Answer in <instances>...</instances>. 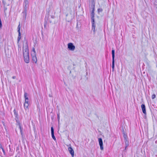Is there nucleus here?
<instances>
[{
	"mask_svg": "<svg viewBox=\"0 0 157 157\" xmlns=\"http://www.w3.org/2000/svg\"><path fill=\"white\" fill-rule=\"evenodd\" d=\"M23 53L25 62L26 63H28L29 61V58L28 47L26 42L23 45Z\"/></svg>",
	"mask_w": 157,
	"mask_h": 157,
	"instance_id": "nucleus-1",
	"label": "nucleus"
},
{
	"mask_svg": "<svg viewBox=\"0 0 157 157\" xmlns=\"http://www.w3.org/2000/svg\"><path fill=\"white\" fill-rule=\"evenodd\" d=\"M94 8H93L91 12V20L92 25V31H93L94 33L95 31V25L94 24Z\"/></svg>",
	"mask_w": 157,
	"mask_h": 157,
	"instance_id": "nucleus-2",
	"label": "nucleus"
},
{
	"mask_svg": "<svg viewBox=\"0 0 157 157\" xmlns=\"http://www.w3.org/2000/svg\"><path fill=\"white\" fill-rule=\"evenodd\" d=\"M27 94L26 93H24V97L25 98V102L24 104V107L25 110H29V101L28 98L27 97Z\"/></svg>",
	"mask_w": 157,
	"mask_h": 157,
	"instance_id": "nucleus-3",
	"label": "nucleus"
},
{
	"mask_svg": "<svg viewBox=\"0 0 157 157\" xmlns=\"http://www.w3.org/2000/svg\"><path fill=\"white\" fill-rule=\"evenodd\" d=\"M29 1L28 0H24L23 6L24 10L23 13L25 14V16L26 15V13L29 7Z\"/></svg>",
	"mask_w": 157,
	"mask_h": 157,
	"instance_id": "nucleus-4",
	"label": "nucleus"
},
{
	"mask_svg": "<svg viewBox=\"0 0 157 157\" xmlns=\"http://www.w3.org/2000/svg\"><path fill=\"white\" fill-rule=\"evenodd\" d=\"M68 48L71 51H74L75 50V47L71 43H69L67 44Z\"/></svg>",
	"mask_w": 157,
	"mask_h": 157,
	"instance_id": "nucleus-5",
	"label": "nucleus"
},
{
	"mask_svg": "<svg viewBox=\"0 0 157 157\" xmlns=\"http://www.w3.org/2000/svg\"><path fill=\"white\" fill-rule=\"evenodd\" d=\"M112 68L113 70V71L114 67V57H115V50L114 49L112 50Z\"/></svg>",
	"mask_w": 157,
	"mask_h": 157,
	"instance_id": "nucleus-6",
	"label": "nucleus"
},
{
	"mask_svg": "<svg viewBox=\"0 0 157 157\" xmlns=\"http://www.w3.org/2000/svg\"><path fill=\"white\" fill-rule=\"evenodd\" d=\"M100 148L101 150H103L104 149L103 146V142L102 139L101 138H99L98 139Z\"/></svg>",
	"mask_w": 157,
	"mask_h": 157,
	"instance_id": "nucleus-7",
	"label": "nucleus"
},
{
	"mask_svg": "<svg viewBox=\"0 0 157 157\" xmlns=\"http://www.w3.org/2000/svg\"><path fill=\"white\" fill-rule=\"evenodd\" d=\"M68 150L72 157H74V151L72 148L71 147H69L68 148Z\"/></svg>",
	"mask_w": 157,
	"mask_h": 157,
	"instance_id": "nucleus-8",
	"label": "nucleus"
},
{
	"mask_svg": "<svg viewBox=\"0 0 157 157\" xmlns=\"http://www.w3.org/2000/svg\"><path fill=\"white\" fill-rule=\"evenodd\" d=\"M32 56V60L33 62L36 63L37 61V59L36 58V54H31Z\"/></svg>",
	"mask_w": 157,
	"mask_h": 157,
	"instance_id": "nucleus-9",
	"label": "nucleus"
},
{
	"mask_svg": "<svg viewBox=\"0 0 157 157\" xmlns=\"http://www.w3.org/2000/svg\"><path fill=\"white\" fill-rule=\"evenodd\" d=\"M51 132L52 137L55 141H56V139L54 135V130L53 127H51Z\"/></svg>",
	"mask_w": 157,
	"mask_h": 157,
	"instance_id": "nucleus-10",
	"label": "nucleus"
},
{
	"mask_svg": "<svg viewBox=\"0 0 157 157\" xmlns=\"http://www.w3.org/2000/svg\"><path fill=\"white\" fill-rule=\"evenodd\" d=\"M17 29H18V37L17 38V39H20L21 38V33L20 32V24H19V25L18 26Z\"/></svg>",
	"mask_w": 157,
	"mask_h": 157,
	"instance_id": "nucleus-11",
	"label": "nucleus"
},
{
	"mask_svg": "<svg viewBox=\"0 0 157 157\" xmlns=\"http://www.w3.org/2000/svg\"><path fill=\"white\" fill-rule=\"evenodd\" d=\"M142 110L143 113L145 114H146V111L145 109V106L144 104H142L141 106Z\"/></svg>",
	"mask_w": 157,
	"mask_h": 157,
	"instance_id": "nucleus-12",
	"label": "nucleus"
},
{
	"mask_svg": "<svg viewBox=\"0 0 157 157\" xmlns=\"http://www.w3.org/2000/svg\"><path fill=\"white\" fill-rule=\"evenodd\" d=\"M34 53V54H36V53L35 51V48L34 47H33L32 48V51L31 52V54H33Z\"/></svg>",
	"mask_w": 157,
	"mask_h": 157,
	"instance_id": "nucleus-13",
	"label": "nucleus"
},
{
	"mask_svg": "<svg viewBox=\"0 0 157 157\" xmlns=\"http://www.w3.org/2000/svg\"><path fill=\"white\" fill-rule=\"evenodd\" d=\"M123 136L125 142L126 143V142L127 141V136L125 134H124Z\"/></svg>",
	"mask_w": 157,
	"mask_h": 157,
	"instance_id": "nucleus-14",
	"label": "nucleus"
},
{
	"mask_svg": "<svg viewBox=\"0 0 157 157\" xmlns=\"http://www.w3.org/2000/svg\"><path fill=\"white\" fill-rule=\"evenodd\" d=\"M2 2L4 6H5L6 4V1H5V0H2Z\"/></svg>",
	"mask_w": 157,
	"mask_h": 157,
	"instance_id": "nucleus-15",
	"label": "nucleus"
},
{
	"mask_svg": "<svg viewBox=\"0 0 157 157\" xmlns=\"http://www.w3.org/2000/svg\"><path fill=\"white\" fill-rule=\"evenodd\" d=\"M57 119L59 122V113H57Z\"/></svg>",
	"mask_w": 157,
	"mask_h": 157,
	"instance_id": "nucleus-16",
	"label": "nucleus"
},
{
	"mask_svg": "<svg viewBox=\"0 0 157 157\" xmlns=\"http://www.w3.org/2000/svg\"><path fill=\"white\" fill-rule=\"evenodd\" d=\"M98 10V12H101L103 10L101 8H99Z\"/></svg>",
	"mask_w": 157,
	"mask_h": 157,
	"instance_id": "nucleus-17",
	"label": "nucleus"
},
{
	"mask_svg": "<svg viewBox=\"0 0 157 157\" xmlns=\"http://www.w3.org/2000/svg\"><path fill=\"white\" fill-rule=\"evenodd\" d=\"M155 94H153L152 96V99H154L155 98Z\"/></svg>",
	"mask_w": 157,
	"mask_h": 157,
	"instance_id": "nucleus-18",
	"label": "nucleus"
},
{
	"mask_svg": "<svg viewBox=\"0 0 157 157\" xmlns=\"http://www.w3.org/2000/svg\"><path fill=\"white\" fill-rule=\"evenodd\" d=\"M2 27V23L1 20H0V28H1Z\"/></svg>",
	"mask_w": 157,
	"mask_h": 157,
	"instance_id": "nucleus-19",
	"label": "nucleus"
},
{
	"mask_svg": "<svg viewBox=\"0 0 157 157\" xmlns=\"http://www.w3.org/2000/svg\"><path fill=\"white\" fill-rule=\"evenodd\" d=\"M19 128H20V129L21 134H22V130H21V127L20 126H19Z\"/></svg>",
	"mask_w": 157,
	"mask_h": 157,
	"instance_id": "nucleus-20",
	"label": "nucleus"
},
{
	"mask_svg": "<svg viewBox=\"0 0 157 157\" xmlns=\"http://www.w3.org/2000/svg\"><path fill=\"white\" fill-rule=\"evenodd\" d=\"M0 148L2 149L3 148L2 145L0 144Z\"/></svg>",
	"mask_w": 157,
	"mask_h": 157,
	"instance_id": "nucleus-21",
	"label": "nucleus"
},
{
	"mask_svg": "<svg viewBox=\"0 0 157 157\" xmlns=\"http://www.w3.org/2000/svg\"><path fill=\"white\" fill-rule=\"evenodd\" d=\"M2 151L3 152L4 154H5V151L4 149L2 148Z\"/></svg>",
	"mask_w": 157,
	"mask_h": 157,
	"instance_id": "nucleus-22",
	"label": "nucleus"
},
{
	"mask_svg": "<svg viewBox=\"0 0 157 157\" xmlns=\"http://www.w3.org/2000/svg\"><path fill=\"white\" fill-rule=\"evenodd\" d=\"M12 78L13 79H15L16 78V77L15 76H13L12 77Z\"/></svg>",
	"mask_w": 157,
	"mask_h": 157,
	"instance_id": "nucleus-23",
	"label": "nucleus"
},
{
	"mask_svg": "<svg viewBox=\"0 0 157 157\" xmlns=\"http://www.w3.org/2000/svg\"><path fill=\"white\" fill-rule=\"evenodd\" d=\"M51 18H54L55 17L54 16H51Z\"/></svg>",
	"mask_w": 157,
	"mask_h": 157,
	"instance_id": "nucleus-24",
	"label": "nucleus"
},
{
	"mask_svg": "<svg viewBox=\"0 0 157 157\" xmlns=\"http://www.w3.org/2000/svg\"><path fill=\"white\" fill-rule=\"evenodd\" d=\"M46 25V23H44V27L45 28Z\"/></svg>",
	"mask_w": 157,
	"mask_h": 157,
	"instance_id": "nucleus-25",
	"label": "nucleus"
},
{
	"mask_svg": "<svg viewBox=\"0 0 157 157\" xmlns=\"http://www.w3.org/2000/svg\"><path fill=\"white\" fill-rule=\"evenodd\" d=\"M6 9H7L6 8H4V10H6Z\"/></svg>",
	"mask_w": 157,
	"mask_h": 157,
	"instance_id": "nucleus-26",
	"label": "nucleus"
},
{
	"mask_svg": "<svg viewBox=\"0 0 157 157\" xmlns=\"http://www.w3.org/2000/svg\"><path fill=\"white\" fill-rule=\"evenodd\" d=\"M19 40H18V41H17V42H18H18H19Z\"/></svg>",
	"mask_w": 157,
	"mask_h": 157,
	"instance_id": "nucleus-27",
	"label": "nucleus"
},
{
	"mask_svg": "<svg viewBox=\"0 0 157 157\" xmlns=\"http://www.w3.org/2000/svg\"><path fill=\"white\" fill-rule=\"evenodd\" d=\"M67 16V14L66 15V16Z\"/></svg>",
	"mask_w": 157,
	"mask_h": 157,
	"instance_id": "nucleus-28",
	"label": "nucleus"
}]
</instances>
